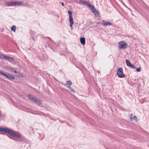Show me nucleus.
<instances>
[{"label": "nucleus", "instance_id": "obj_28", "mask_svg": "<svg viewBox=\"0 0 149 149\" xmlns=\"http://www.w3.org/2000/svg\"><path fill=\"white\" fill-rule=\"evenodd\" d=\"M14 71L15 72V73L16 74H17V72H17L16 71H15V70H14Z\"/></svg>", "mask_w": 149, "mask_h": 149}, {"label": "nucleus", "instance_id": "obj_16", "mask_svg": "<svg viewBox=\"0 0 149 149\" xmlns=\"http://www.w3.org/2000/svg\"><path fill=\"white\" fill-rule=\"evenodd\" d=\"M16 75L17 76L20 77H22V75L19 73V72H18L17 73V74Z\"/></svg>", "mask_w": 149, "mask_h": 149}, {"label": "nucleus", "instance_id": "obj_1", "mask_svg": "<svg viewBox=\"0 0 149 149\" xmlns=\"http://www.w3.org/2000/svg\"><path fill=\"white\" fill-rule=\"evenodd\" d=\"M0 132H1L3 133H6L11 137L19 138L20 140H21L22 139H24V137L21 135L19 132L13 130L8 128L0 127Z\"/></svg>", "mask_w": 149, "mask_h": 149}, {"label": "nucleus", "instance_id": "obj_15", "mask_svg": "<svg viewBox=\"0 0 149 149\" xmlns=\"http://www.w3.org/2000/svg\"><path fill=\"white\" fill-rule=\"evenodd\" d=\"M15 60L14 59L11 57H10V58H9V60L8 61L10 62H11V61H14Z\"/></svg>", "mask_w": 149, "mask_h": 149}, {"label": "nucleus", "instance_id": "obj_8", "mask_svg": "<svg viewBox=\"0 0 149 149\" xmlns=\"http://www.w3.org/2000/svg\"><path fill=\"white\" fill-rule=\"evenodd\" d=\"M28 98L32 101L35 102L36 100L37 97L31 95L29 94L28 95Z\"/></svg>", "mask_w": 149, "mask_h": 149}, {"label": "nucleus", "instance_id": "obj_2", "mask_svg": "<svg viewBox=\"0 0 149 149\" xmlns=\"http://www.w3.org/2000/svg\"><path fill=\"white\" fill-rule=\"evenodd\" d=\"M81 2L84 5L88 6L90 9L91 11L95 15L96 17H97L99 16V14L98 11L95 9L94 7L92 5L90 4L88 2L84 1H81Z\"/></svg>", "mask_w": 149, "mask_h": 149}, {"label": "nucleus", "instance_id": "obj_22", "mask_svg": "<svg viewBox=\"0 0 149 149\" xmlns=\"http://www.w3.org/2000/svg\"><path fill=\"white\" fill-rule=\"evenodd\" d=\"M130 67L131 68L134 69L135 68V67L134 65H133L132 64L131 65H130Z\"/></svg>", "mask_w": 149, "mask_h": 149}, {"label": "nucleus", "instance_id": "obj_5", "mask_svg": "<svg viewBox=\"0 0 149 149\" xmlns=\"http://www.w3.org/2000/svg\"><path fill=\"white\" fill-rule=\"evenodd\" d=\"M3 75L10 79L14 80L15 79V77L10 74H5L3 72L0 70V75Z\"/></svg>", "mask_w": 149, "mask_h": 149}, {"label": "nucleus", "instance_id": "obj_24", "mask_svg": "<svg viewBox=\"0 0 149 149\" xmlns=\"http://www.w3.org/2000/svg\"><path fill=\"white\" fill-rule=\"evenodd\" d=\"M10 69L12 71H14V69L13 68H11Z\"/></svg>", "mask_w": 149, "mask_h": 149}, {"label": "nucleus", "instance_id": "obj_10", "mask_svg": "<svg viewBox=\"0 0 149 149\" xmlns=\"http://www.w3.org/2000/svg\"><path fill=\"white\" fill-rule=\"evenodd\" d=\"M102 24L104 26H108L109 25H111L112 24L109 22H105V21L103 20L102 21Z\"/></svg>", "mask_w": 149, "mask_h": 149}, {"label": "nucleus", "instance_id": "obj_4", "mask_svg": "<svg viewBox=\"0 0 149 149\" xmlns=\"http://www.w3.org/2000/svg\"><path fill=\"white\" fill-rule=\"evenodd\" d=\"M68 13L69 15V19L70 23V26L71 27H72L74 23L72 16V12L71 11L69 10L68 11Z\"/></svg>", "mask_w": 149, "mask_h": 149}, {"label": "nucleus", "instance_id": "obj_18", "mask_svg": "<svg viewBox=\"0 0 149 149\" xmlns=\"http://www.w3.org/2000/svg\"><path fill=\"white\" fill-rule=\"evenodd\" d=\"M5 56L4 55H3L0 54V58L4 59Z\"/></svg>", "mask_w": 149, "mask_h": 149}, {"label": "nucleus", "instance_id": "obj_6", "mask_svg": "<svg viewBox=\"0 0 149 149\" xmlns=\"http://www.w3.org/2000/svg\"><path fill=\"white\" fill-rule=\"evenodd\" d=\"M117 74L120 78H124L125 77V75L123 73V69L122 68H120L118 69Z\"/></svg>", "mask_w": 149, "mask_h": 149}, {"label": "nucleus", "instance_id": "obj_11", "mask_svg": "<svg viewBox=\"0 0 149 149\" xmlns=\"http://www.w3.org/2000/svg\"><path fill=\"white\" fill-rule=\"evenodd\" d=\"M80 42L81 44L84 45L85 44V39L84 38H81L80 39Z\"/></svg>", "mask_w": 149, "mask_h": 149}, {"label": "nucleus", "instance_id": "obj_13", "mask_svg": "<svg viewBox=\"0 0 149 149\" xmlns=\"http://www.w3.org/2000/svg\"><path fill=\"white\" fill-rule=\"evenodd\" d=\"M125 61L126 62V64L129 67H130V65H132L130 61L129 60L127 59H126L125 60Z\"/></svg>", "mask_w": 149, "mask_h": 149}, {"label": "nucleus", "instance_id": "obj_21", "mask_svg": "<svg viewBox=\"0 0 149 149\" xmlns=\"http://www.w3.org/2000/svg\"><path fill=\"white\" fill-rule=\"evenodd\" d=\"M136 69V71L137 72H140L141 70V68L140 67H139V68H137Z\"/></svg>", "mask_w": 149, "mask_h": 149}, {"label": "nucleus", "instance_id": "obj_17", "mask_svg": "<svg viewBox=\"0 0 149 149\" xmlns=\"http://www.w3.org/2000/svg\"><path fill=\"white\" fill-rule=\"evenodd\" d=\"M66 84L67 85H70V86L72 84V83L70 81H68L67 82Z\"/></svg>", "mask_w": 149, "mask_h": 149}, {"label": "nucleus", "instance_id": "obj_29", "mask_svg": "<svg viewBox=\"0 0 149 149\" xmlns=\"http://www.w3.org/2000/svg\"><path fill=\"white\" fill-rule=\"evenodd\" d=\"M56 17L58 18H59V16L58 15H56Z\"/></svg>", "mask_w": 149, "mask_h": 149}, {"label": "nucleus", "instance_id": "obj_25", "mask_svg": "<svg viewBox=\"0 0 149 149\" xmlns=\"http://www.w3.org/2000/svg\"><path fill=\"white\" fill-rule=\"evenodd\" d=\"M16 26L15 25H13V26L11 28H16Z\"/></svg>", "mask_w": 149, "mask_h": 149}, {"label": "nucleus", "instance_id": "obj_27", "mask_svg": "<svg viewBox=\"0 0 149 149\" xmlns=\"http://www.w3.org/2000/svg\"><path fill=\"white\" fill-rule=\"evenodd\" d=\"M61 5L62 6H64V4L63 2L61 3Z\"/></svg>", "mask_w": 149, "mask_h": 149}, {"label": "nucleus", "instance_id": "obj_3", "mask_svg": "<svg viewBox=\"0 0 149 149\" xmlns=\"http://www.w3.org/2000/svg\"><path fill=\"white\" fill-rule=\"evenodd\" d=\"M5 4L6 5V6H25L27 5L26 4L24 3L23 2L19 1H13L6 2L5 3Z\"/></svg>", "mask_w": 149, "mask_h": 149}, {"label": "nucleus", "instance_id": "obj_23", "mask_svg": "<svg viewBox=\"0 0 149 149\" xmlns=\"http://www.w3.org/2000/svg\"><path fill=\"white\" fill-rule=\"evenodd\" d=\"M11 29L12 31H13L15 32V31L16 29Z\"/></svg>", "mask_w": 149, "mask_h": 149}, {"label": "nucleus", "instance_id": "obj_26", "mask_svg": "<svg viewBox=\"0 0 149 149\" xmlns=\"http://www.w3.org/2000/svg\"><path fill=\"white\" fill-rule=\"evenodd\" d=\"M32 38L33 40L34 41L35 40L34 37L33 36H32Z\"/></svg>", "mask_w": 149, "mask_h": 149}, {"label": "nucleus", "instance_id": "obj_7", "mask_svg": "<svg viewBox=\"0 0 149 149\" xmlns=\"http://www.w3.org/2000/svg\"><path fill=\"white\" fill-rule=\"evenodd\" d=\"M127 44L123 41L120 42L118 43V47L120 49H125L127 48Z\"/></svg>", "mask_w": 149, "mask_h": 149}, {"label": "nucleus", "instance_id": "obj_12", "mask_svg": "<svg viewBox=\"0 0 149 149\" xmlns=\"http://www.w3.org/2000/svg\"><path fill=\"white\" fill-rule=\"evenodd\" d=\"M38 105H39L42 102L41 100L38 99L37 98L36 99V100L35 102Z\"/></svg>", "mask_w": 149, "mask_h": 149}, {"label": "nucleus", "instance_id": "obj_30", "mask_svg": "<svg viewBox=\"0 0 149 149\" xmlns=\"http://www.w3.org/2000/svg\"><path fill=\"white\" fill-rule=\"evenodd\" d=\"M10 138L12 139H13L11 137H10Z\"/></svg>", "mask_w": 149, "mask_h": 149}, {"label": "nucleus", "instance_id": "obj_20", "mask_svg": "<svg viewBox=\"0 0 149 149\" xmlns=\"http://www.w3.org/2000/svg\"><path fill=\"white\" fill-rule=\"evenodd\" d=\"M68 88H69L70 89V90H71V91L72 92V91H73L74 92H75V91H74V90H73V89H72V88L69 86H68Z\"/></svg>", "mask_w": 149, "mask_h": 149}, {"label": "nucleus", "instance_id": "obj_19", "mask_svg": "<svg viewBox=\"0 0 149 149\" xmlns=\"http://www.w3.org/2000/svg\"><path fill=\"white\" fill-rule=\"evenodd\" d=\"M10 57V56H5L4 59H5L6 60L8 61Z\"/></svg>", "mask_w": 149, "mask_h": 149}, {"label": "nucleus", "instance_id": "obj_14", "mask_svg": "<svg viewBox=\"0 0 149 149\" xmlns=\"http://www.w3.org/2000/svg\"><path fill=\"white\" fill-rule=\"evenodd\" d=\"M130 121H132L134 119L135 120H136L137 119V118L136 116H134L133 118H132V117H130Z\"/></svg>", "mask_w": 149, "mask_h": 149}, {"label": "nucleus", "instance_id": "obj_9", "mask_svg": "<svg viewBox=\"0 0 149 149\" xmlns=\"http://www.w3.org/2000/svg\"><path fill=\"white\" fill-rule=\"evenodd\" d=\"M28 98L32 101L35 102L36 100L37 97L31 95L29 94L28 95Z\"/></svg>", "mask_w": 149, "mask_h": 149}]
</instances>
